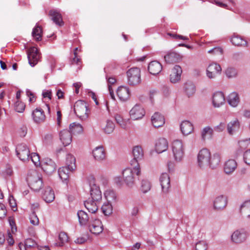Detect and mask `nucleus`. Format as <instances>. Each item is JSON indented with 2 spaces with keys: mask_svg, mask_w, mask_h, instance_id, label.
Wrapping results in <instances>:
<instances>
[{
  "mask_svg": "<svg viewBox=\"0 0 250 250\" xmlns=\"http://www.w3.org/2000/svg\"><path fill=\"white\" fill-rule=\"evenodd\" d=\"M25 104L19 101L16 102L14 104L15 109L18 112H23L25 109Z\"/></svg>",
  "mask_w": 250,
  "mask_h": 250,
  "instance_id": "nucleus-51",
  "label": "nucleus"
},
{
  "mask_svg": "<svg viewBox=\"0 0 250 250\" xmlns=\"http://www.w3.org/2000/svg\"><path fill=\"white\" fill-rule=\"evenodd\" d=\"M207 69L216 74H220L222 71L221 66L216 63L210 64Z\"/></svg>",
  "mask_w": 250,
  "mask_h": 250,
  "instance_id": "nucleus-47",
  "label": "nucleus"
},
{
  "mask_svg": "<svg viewBox=\"0 0 250 250\" xmlns=\"http://www.w3.org/2000/svg\"><path fill=\"white\" fill-rule=\"evenodd\" d=\"M74 57L71 59L70 60V64L71 65H74V64H77L79 65L80 63L81 62V60L80 58H79L78 57L77 53V52H74Z\"/></svg>",
  "mask_w": 250,
  "mask_h": 250,
  "instance_id": "nucleus-58",
  "label": "nucleus"
},
{
  "mask_svg": "<svg viewBox=\"0 0 250 250\" xmlns=\"http://www.w3.org/2000/svg\"><path fill=\"white\" fill-rule=\"evenodd\" d=\"M49 15L51 20L57 25L62 26L64 24L61 14L57 10H51L49 12Z\"/></svg>",
  "mask_w": 250,
  "mask_h": 250,
  "instance_id": "nucleus-15",
  "label": "nucleus"
},
{
  "mask_svg": "<svg viewBox=\"0 0 250 250\" xmlns=\"http://www.w3.org/2000/svg\"><path fill=\"white\" fill-rule=\"evenodd\" d=\"M182 69L180 66L176 65L172 69L170 75V81L172 83H176L181 79Z\"/></svg>",
  "mask_w": 250,
  "mask_h": 250,
  "instance_id": "nucleus-17",
  "label": "nucleus"
},
{
  "mask_svg": "<svg viewBox=\"0 0 250 250\" xmlns=\"http://www.w3.org/2000/svg\"><path fill=\"white\" fill-rule=\"evenodd\" d=\"M244 160L247 164L250 165V149L247 150L244 152Z\"/></svg>",
  "mask_w": 250,
  "mask_h": 250,
  "instance_id": "nucleus-60",
  "label": "nucleus"
},
{
  "mask_svg": "<svg viewBox=\"0 0 250 250\" xmlns=\"http://www.w3.org/2000/svg\"><path fill=\"white\" fill-rule=\"evenodd\" d=\"M29 159H31L35 165L37 166L40 164V157L36 153H32L30 154Z\"/></svg>",
  "mask_w": 250,
  "mask_h": 250,
  "instance_id": "nucleus-54",
  "label": "nucleus"
},
{
  "mask_svg": "<svg viewBox=\"0 0 250 250\" xmlns=\"http://www.w3.org/2000/svg\"><path fill=\"white\" fill-rule=\"evenodd\" d=\"M162 69L161 64L156 61L151 62L148 66V70L150 74L153 75L158 74Z\"/></svg>",
  "mask_w": 250,
  "mask_h": 250,
  "instance_id": "nucleus-23",
  "label": "nucleus"
},
{
  "mask_svg": "<svg viewBox=\"0 0 250 250\" xmlns=\"http://www.w3.org/2000/svg\"><path fill=\"white\" fill-rule=\"evenodd\" d=\"M22 245L25 250L28 248H35L37 246V242L32 238H27L25 241L24 244H20Z\"/></svg>",
  "mask_w": 250,
  "mask_h": 250,
  "instance_id": "nucleus-45",
  "label": "nucleus"
},
{
  "mask_svg": "<svg viewBox=\"0 0 250 250\" xmlns=\"http://www.w3.org/2000/svg\"><path fill=\"white\" fill-rule=\"evenodd\" d=\"M65 165V167L70 168V170H74L76 167L75 158L72 155L68 154L66 157Z\"/></svg>",
  "mask_w": 250,
  "mask_h": 250,
  "instance_id": "nucleus-39",
  "label": "nucleus"
},
{
  "mask_svg": "<svg viewBox=\"0 0 250 250\" xmlns=\"http://www.w3.org/2000/svg\"><path fill=\"white\" fill-rule=\"evenodd\" d=\"M221 156L218 153H215L212 156H210L209 166L212 169L216 168L220 164Z\"/></svg>",
  "mask_w": 250,
  "mask_h": 250,
  "instance_id": "nucleus-32",
  "label": "nucleus"
},
{
  "mask_svg": "<svg viewBox=\"0 0 250 250\" xmlns=\"http://www.w3.org/2000/svg\"><path fill=\"white\" fill-rule=\"evenodd\" d=\"M117 94L121 101H125L129 99L130 96L129 88L125 86H121L117 90Z\"/></svg>",
  "mask_w": 250,
  "mask_h": 250,
  "instance_id": "nucleus-22",
  "label": "nucleus"
},
{
  "mask_svg": "<svg viewBox=\"0 0 250 250\" xmlns=\"http://www.w3.org/2000/svg\"><path fill=\"white\" fill-rule=\"evenodd\" d=\"M69 131L71 134H79L83 132V127L80 124L73 123L69 125Z\"/></svg>",
  "mask_w": 250,
  "mask_h": 250,
  "instance_id": "nucleus-37",
  "label": "nucleus"
},
{
  "mask_svg": "<svg viewBox=\"0 0 250 250\" xmlns=\"http://www.w3.org/2000/svg\"><path fill=\"white\" fill-rule=\"evenodd\" d=\"M42 167L43 170L48 174H51L53 173L56 171L57 168L55 163L51 159H49L44 162Z\"/></svg>",
  "mask_w": 250,
  "mask_h": 250,
  "instance_id": "nucleus-25",
  "label": "nucleus"
},
{
  "mask_svg": "<svg viewBox=\"0 0 250 250\" xmlns=\"http://www.w3.org/2000/svg\"><path fill=\"white\" fill-rule=\"evenodd\" d=\"M102 127L105 133L110 134L114 130L115 125L112 121L107 120L105 122V124L103 125Z\"/></svg>",
  "mask_w": 250,
  "mask_h": 250,
  "instance_id": "nucleus-42",
  "label": "nucleus"
},
{
  "mask_svg": "<svg viewBox=\"0 0 250 250\" xmlns=\"http://www.w3.org/2000/svg\"><path fill=\"white\" fill-rule=\"evenodd\" d=\"M226 127V125L224 123H221L219 125L215 127L214 129L218 132H221L224 130Z\"/></svg>",
  "mask_w": 250,
  "mask_h": 250,
  "instance_id": "nucleus-61",
  "label": "nucleus"
},
{
  "mask_svg": "<svg viewBox=\"0 0 250 250\" xmlns=\"http://www.w3.org/2000/svg\"><path fill=\"white\" fill-rule=\"evenodd\" d=\"M77 215L81 225H86L89 219L87 214L83 210H79L77 213Z\"/></svg>",
  "mask_w": 250,
  "mask_h": 250,
  "instance_id": "nucleus-41",
  "label": "nucleus"
},
{
  "mask_svg": "<svg viewBox=\"0 0 250 250\" xmlns=\"http://www.w3.org/2000/svg\"><path fill=\"white\" fill-rule=\"evenodd\" d=\"M181 130L185 135H188L193 130V125L188 121H183L181 124Z\"/></svg>",
  "mask_w": 250,
  "mask_h": 250,
  "instance_id": "nucleus-28",
  "label": "nucleus"
},
{
  "mask_svg": "<svg viewBox=\"0 0 250 250\" xmlns=\"http://www.w3.org/2000/svg\"><path fill=\"white\" fill-rule=\"evenodd\" d=\"M87 239V237H78L76 240H75V242L76 244H82L85 243Z\"/></svg>",
  "mask_w": 250,
  "mask_h": 250,
  "instance_id": "nucleus-62",
  "label": "nucleus"
},
{
  "mask_svg": "<svg viewBox=\"0 0 250 250\" xmlns=\"http://www.w3.org/2000/svg\"><path fill=\"white\" fill-rule=\"evenodd\" d=\"M128 84L130 85H136L140 83L141 70L138 67H132L126 72Z\"/></svg>",
  "mask_w": 250,
  "mask_h": 250,
  "instance_id": "nucleus-3",
  "label": "nucleus"
},
{
  "mask_svg": "<svg viewBox=\"0 0 250 250\" xmlns=\"http://www.w3.org/2000/svg\"><path fill=\"white\" fill-rule=\"evenodd\" d=\"M43 200L47 203H50L55 199V194L53 190L50 187L45 188L42 195Z\"/></svg>",
  "mask_w": 250,
  "mask_h": 250,
  "instance_id": "nucleus-27",
  "label": "nucleus"
},
{
  "mask_svg": "<svg viewBox=\"0 0 250 250\" xmlns=\"http://www.w3.org/2000/svg\"><path fill=\"white\" fill-rule=\"evenodd\" d=\"M210 153L207 148L201 150L198 155V162L200 167H208L209 165Z\"/></svg>",
  "mask_w": 250,
  "mask_h": 250,
  "instance_id": "nucleus-7",
  "label": "nucleus"
},
{
  "mask_svg": "<svg viewBox=\"0 0 250 250\" xmlns=\"http://www.w3.org/2000/svg\"><path fill=\"white\" fill-rule=\"evenodd\" d=\"M208 53L212 54L215 56L221 57L223 55V51L222 48L220 47H217L209 50Z\"/></svg>",
  "mask_w": 250,
  "mask_h": 250,
  "instance_id": "nucleus-53",
  "label": "nucleus"
},
{
  "mask_svg": "<svg viewBox=\"0 0 250 250\" xmlns=\"http://www.w3.org/2000/svg\"><path fill=\"white\" fill-rule=\"evenodd\" d=\"M225 98L222 92L215 93L212 97V103L214 107H219L225 103Z\"/></svg>",
  "mask_w": 250,
  "mask_h": 250,
  "instance_id": "nucleus-21",
  "label": "nucleus"
},
{
  "mask_svg": "<svg viewBox=\"0 0 250 250\" xmlns=\"http://www.w3.org/2000/svg\"><path fill=\"white\" fill-rule=\"evenodd\" d=\"M237 166V163L234 160H229L225 164L224 167V171L226 174H230L235 170Z\"/></svg>",
  "mask_w": 250,
  "mask_h": 250,
  "instance_id": "nucleus-26",
  "label": "nucleus"
},
{
  "mask_svg": "<svg viewBox=\"0 0 250 250\" xmlns=\"http://www.w3.org/2000/svg\"><path fill=\"white\" fill-rule=\"evenodd\" d=\"M27 181L29 186L34 191H39L42 187V177L36 171H34L28 174Z\"/></svg>",
  "mask_w": 250,
  "mask_h": 250,
  "instance_id": "nucleus-1",
  "label": "nucleus"
},
{
  "mask_svg": "<svg viewBox=\"0 0 250 250\" xmlns=\"http://www.w3.org/2000/svg\"><path fill=\"white\" fill-rule=\"evenodd\" d=\"M62 114L60 110L57 112V122L58 126H60L62 122Z\"/></svg>",
  "mask_w": 250,
  "mask_h": 250,
  "instance_id": "nucleus-63",
  "label": "nucleus"
},
{
  "mask_svg": "<svg viewBox=\"0 0 250 250\" xmlns=\"http://www.w3.org/2000/svg\"><path fill=\"white\" fill-rule=\"evenodd\" d=\"M27 57L30 65L34 66L40 59V54L37 48L35 47L29 48L27 51Z\"/></svg>",
  "mask_w": 250,
  "mask_h": 250,
  "instance_id": "nucleus-9",
  "label": "nucleus"
},
{
  "mask_svg": "<svg viewBox=\"0 0 250 250\" xmlns=\"http://www.w3.org/2000/svg\"><path fill=\"white\" fill-rule=\"evenodd\" d=\"M150 182L146 180H143L141 183V189L143 193H146L150 189Z\"/></svg>",
  "mask_w": 250,
  "mask_h": 250,
  "instance_id": "nucleus-49",
  "label": "nucleus"
},
{
  "mask_svg": "<svg viewBox=\"0 0 250 250\" xmlns=\"http://www.w3.org/2000/svg\"><path fill=\"white\" fill-rule=\"evenodd\" d=\"M240 212L241 214L247 216V218H250V200L245 201L241 205Z\"/></svg>",
  "mask_w": 250,
  "mask_h": 250,
  "instance_id": "nucleus-35",
  "label": "nucleus"
},
{
  "mask_svg": "<svg viewBox=\"0 0 250 250\" xmlns=\"http://www.w3.org/2000/svg\"><path fill=\"white\" fill-rule=\"evenodd\" d=\"M102 210L105 215L107 216L111 214L113 210L111 203L107 202L104 204L102 207Z\"/></svg>",
  "mask_w": 250,
  "mask_h": 250,
  "instance_id": "nucleus-46",
  "label": "nucleus"
},
{
  "mask_svg": "<svg viewBox=\"0 0 250 250\" xmlns=\"http://www.w3.org/2000/svg\"><path fill=\"white\" fill-rule=\"evenodd\" d=\"M240 124L238 120L229 122L227 125L228 133L232 135L233 133L239 128Z\"/></svg>",
  "mask_w": 250,
  "mask_h": 250,
  "instance_id": "nucleus-38",
  "label": "nucleus"
},
{
  "mask_svg": "<svg viewBox=\"0 0 250 250\" xmlns=\"http://www.w3.org/2000/svg\"><path fill=\"white\" fill-rule=\"evenodd\" d=\"M129 113L131 118L136 120L142 118L145 114V111L141 105L136 104Z\"/></svg>",
  "mask_w": 250,
  "mask_h": 250,
  "instance_id": "nucleus-11",
  "label": "nucleus"
},
{
  "mask_svg": "<svg viewBox=\"0 0 250 250\" xmlns=\"http://www.w3.org/2000/svg\"><path fill=\"white\" fill-rule=\"evenodd\" d=\"M164 58L166 62L168 63L176 62L181 59L180 55L175 52H170L165 55Z\"/></svg>",
  "mask_w": 250,
  "mask_h": 250,
  "instance_id": "nucleus-31",
  "label": "nucleus"
},
{
  "mask_svg": "<svg viewBox=\"0 0 250 250\" xmlns=\"http://www.w3.org/2000/svg\"><path fill=\"white\" fill-rule=\"evenodd\" d=\"M213 133L212 129L208 127H205L202 132V138L203 140H205L207 137L211 138Z\"/></svg>",
  "mask_w": 250,
  "mask_h": 250,
  "instance_id": "nucleus-48",
  "label": "nucleus"
},
{
  "mask_svg": "<svg viewBox=\"0 0 250 250\" xmlns=\"http://www.w3.org/2000/svg\"><path fill=\"white\" fill-rule=\"evenodd\" d=\"M228 103L233 107H236L239 103V98L238 94L232 92L228 97Z\"/></svg>",
  "mask_w": 250,
  "mask_h": 250,
  "instance_id": "nucleus-36",
  "label": "nucleus"
},
{
  "mask_svg": "<svg viewBox=\"0 0 250 250\" xmlns=\"http://www.w3.org/2000/svg\"><path fill=\"white\" fill-rule=\"evenodd\" d=\"M122 174L126 185L128 187H132L135 182L133 170L130 168H126L123 171Z\"/></svg>",
  "mask_w": 250,
  "mask_h": 250,
  "instance_id": "nucleus-10",
  "label": "nucleus"
},
{
  "mask_svg": "<svg viewBox=\"0 0 250 250\" xmlns=\"http://www.w3.org/2000/svg\"><path fill=\"white\" fill-rule=\"evenodd\" d=\"M232 43L238 46H247L248 42L241 37L238 35H234L231 39Z\"/></svg>",
  "mask_w": 250,
  "mask_h": 250,
  "instance_id": "nucleus-33",
  "label": "nucleus"
},
{
  "mask_svg": "<svg viewBox=\"0 0 250 250\" xmlns=\"http://www.w3.org/2000/svg\"><path fill=\"white\" fill-rule=\"evenodd\" d=\"M99 181L97 182L95 179L92 178L89 183L91 199L96 202H100L102 198V192L99 187Z\"/></svg>",
  "mask_w": 250,
  "mask_h": 250,
  "instance_id": "nucleus-5",
  "label": "nucleus"
},
{
  "mask_svg": "<svg viewBox=\"0 0 250 250\" xmlns=\"http://www.w3.org/2000/svg\"><path fill=\"white\" fill-rule=\"evenodd\" d=\"M99 202H96L93 199L90 200L89 199L84 202V206L87 209L89 212L94 213L98 209L97 203Z\"/></svg>",
  "mask_w": 250,
  "mask_h": 250,
  "instance_id": "nucleus-30",
  "label": "nucleus"
},
{
  "mask_svg": "<svg viewBox=\"0 0 250 250\" xmlns=\"http://www.w3.org/2000/svg\"><path fill=\"white\" fill-rule=\"evenodd\" d=\"M6 213L7 211L5 206L2 203H0V218H4Z\"/></svg>",
  "mask_w": 250,
  "mask_h": 250,
  "instance_id": "nucleus-59",
  "label": "nucleus"
},
{
  "mask_svg": "<svg viewBox=\"0 0 250 250\" xmlns=\"http://www.w3.org/2000/svg\"><path fill=\"white\" fill-rule=\"evenodd\" d=\"M168 144L165 138L159 139L155 144V150L158 153L165 151L168 148Z\"/></svg>",
  "mask_w": 250,
  "mask_h": 250,
  "instance_id": "nucleus-24",
  "label": "nucleus"
},
{
  "mask_svg": "<svg viewBox=\"0 0 250 250\" xmlns=\"http://www.w3.org/2000/svg\"><path fill=\"white\" fill-rule=\"evenodd\" d=\"M246 238V234L243 231L236 230L231 235L232 240L236 243H240L243 242Z\"/></svg>",
  "mask_w": 250,
  "mask_h": 250,
  "instance_id": "nucleus-29",
  "label": "nucleus"
},
{
  "mask_svg": "<svg viewBox=\"0 0 250 250\" xmlns=\"http://www.w3.org/2000/svg\"><path fill=\"white\" fill-rule=\"evenodd\" d=\"M227 200L223 195H220L215 198L213 203V207L215 210H221L226 208Z\"/></svg>",
  "mask_w": 250,
  "mask_h": 250,
  "instance_id": "nucleus-16",
  "label": "nucleus"
},
{
  "mask_svg": "<svg viewBox=\"0 0 250 250\" xmlns=\"http://www.w3.org/2000/svg\"><path fill=\"white\" fill-rule=\"evenodd\" d=\"M104 196L107 202L112 203L115 201L116 195L115 192L112 190H107L104 192Z\"/></svg>",
  "mask_w": 250,
  "mask_h": 250,
  "instance_id": "nucleus-44",
  "label": "nucleus"
},
{
  "mask_svg": "<svg viewBox=\"0 0 250 250\" xmlns=\"http://www.w3.org/2000/svg\"><path fill=\"white\" fill-rule=\"evenodd\" d=\"M207 244L204 241L198 242L195 246L196 250H207Z\"/></svg>",
  "mask_w": 250,
  "mask_h": 250,
  "instance_id": "nucleus-56",
  "label": "nucleus"
},
{
  "mask_svg": "<svg viewBox=\"0 0 250 250\" xmlns=\"http://www.w3.org/2000/svg\"><path fill=\"white\" fill-rule=\"evenodd\" d=\"M160 182L162 191L165 193H167L169 191L170 187L169 175L167 173H162L160 178Z\"/></svg>",
  "mask_w": 250,
  "mask_h": 250,
  "instance_id": "nucleus-13",
  "label": "nucleus"
},
{
  "mask_svg": "<svg viewBox=\"0 0 250 250\" xmlns=\"http://www.w3.org/2000/svg\"><path fill=\"white\" fill-rule=\"evenodd\" d=\"M115 118L117 124H118L120 126L123 128H125L126 126V122L123 118L119 114H117L115 116Z\"/></svg>",
  "mask_w": 250,
  "mask_h": 250,
  "instance_id": "nucleus-52",
  "label": "nucleus"
},
{
  "mask_svg": "<svg viewBox=\"0 0 250 250\" xmlns=\"http://www.w3.org/2000/svg\"><path fill=\"white\" fill-rule=\"evenodd\" d=\"M32 118L34 122L37 124L44 123L46 120V116L44 111L40 107L34 110L32 113Z\"/></svg>",
  "mask_w": 250,
  "mask_h": 250,
  "instance_id": "nucleus-12",
  "label": "nucleus"
},
{
  "mask_svg": "<svg viewBox=\"0 0 250 250\" xmlns=\"http://www.w3.org/2000/svg\"><path fill=\"white\" fill-rule=\"evenodd\" d=\"M151 122L155 127H160L165 123L164 117L159 112H155L151 117Z\"/></svg>",
  "mask_w": 250,
  "mask_h": 250,
  "instance_id": "nucleus-18",
  "label": "nucleus"
},
{
  "mask_svg": "<svg viewBox=\"0 0 250 250\" xmlns=\"http://www.w3.org/2000/svg\"><path fill=\"white\" fill-rule=\"evenodd\" d=\"M158 94V91L156 90L152 89L149 91V98L151 101L153 102L154 97Z\"/></svg>",
  "mask_w": 250,
  "mask_h": 250,
  "instance_id": "nucleus-64",
  "label": "nucleus"
},
{
  "mask_svg": "<svg viewBox=\"0 0 250 250\" xmlns=\"http://www.w3.org/2000/svg\"><path fill=\"white\" fill-rule=\"evenodd\" d=\"M132 153L134 158L131 161V165L134 167V170L136 172V175L139 176L140 174L141 171L138 161L143 158L144 152L143 149L139 146H136L133 148Z\"/></svg>",
  "mask_w": 250,
  "mask_h": 250,
  "instance_id": "nucleus-2",
  "label": "nucleus"
},
{
  "mask_svg": "<svg viewBox=\"0 0 250 250\" xmlns=\"http://www.w3.org/2000/svg\"><path fill=\"white\" fill-rule=\"evenodd\" d=\"M60 139L64 146H67L71 143L72 134L69 130L64 129L60 132Z\"/></svg>",
  "mask_w": 250,
  "mask_h": 250,
  "instance_id": "nucleus-20",
  "label": "nucleus"
},
{
  "mask_svg": "<svg viewBox=\"0 0 250 250\" xmlns=\"http://www.w3.org/2000/svg\"><path fill=\"white\" fill-rule=\"evenodd\" d=\"M72 171H73V170H70V168H68V167H62L59 169L58 173L60 178L62 181H67L69 178V172Z\"/></svg>",
  "mask_w": 250,
  "mask_h": 250,
  "instance_id": "nucleus-34",
  "label": "nucleus"
},
{
  "mask_svg": "<svg viewBox=\"0 0 250 250\" xmlns=\"http://www.w3.org/2000/svg\"><path fill=\"white\" fill-rule=\"evenodd\" d=\"M59 239L60 241L59 243V246H62L65 243L68 242V236L66 233L64 232H61L59 235Z\"/></svg>",
  "mask_w": 250,
  "mask_h": 250,
  "instance_id": "nucleus-50",
  "label": "nucleus"
},
{
  "mask_svg": "<svg viewBox=\"0 0 250 250\" xmlns=\"http://www.w3.org/2000/svg\"><path fill=\"white\" fill-rule=\"evenodd\" d=\"M95 159L98 161H101L106 158V152L103 146L96 147L92 152Z\"/></svg>",
  "mask_w": 250,
  "mask_h": 250,
  "instance_id": "nucleus-19",
  "label": "nucleus"
},
{
  "mask_svg": "<svg viewBox=\"0 0 250 250\" xmlns=\"http://www.w3.org/2000/svg\"><path fill=\"white\" fill-rule=\"evenodd\" d=\"M184 90L187 95L189 97L193 95L195 92V86L192 82L188 81L185 83Z\"/></svg>",
  "mask_w": 250,
  "mask_h": 250,
  "instance_id": "nucleus-40",
  "label": "nucleus"
},
{
  "mask_svg": "<svg viewBox=\"0 0 250 250\" xmlns=\"http://www.w3.org/2000/svg\"><path fill=\"white\" fill-rule=\"evenodd\" d=\"M16 153L19 159L25 161L29 160L30 150L27 146L24 144H21L16 147Z\"/></svg>",
  "mask_w": 250,
  "mask_h": 250,
  "instance_id": "nucleus-8",
  "label": "nucleus"
},
{
  "mask_svg": "<svg viewBox=\"0 0 250 250\" xmlns=\"http://www.w3.org/2000/svg\"><path fill=\"white\" fill-rule=\"evenodd\" d=\"M90 231L95 234H99L103 231L102 222L99 219H95L90 222L88 226Z\"/></svg>",
  "mask_w": 250,
  "mask_h": 250,
  "instance_id": "nucleus-14",
  "label": "nucleus"
},
{
  "mask_svg": "<svg viewBox=\"0 0 250 250\" xmlns=\"http://www.w3.org/2000/svg\"><path fill=\"white\" fill-rule=\"evenodd\" d=\"M226 74L228 78H232L236 76L237 71L234 68H228L226 70Z\"/></svg>",
  "mask_w": 250,
  "mask_h": 250,
  "instance_id": "nucleus-57",
  "label": "nucleus"
},
{
  "mask_svg": "<svg viewBox=\"0 0 250 250\" xmlns=\"http://www.w3.org/2000/svg\"><path fill=\"white\" fill-rule=\"evenodd\" d=\"M172 150L175 160L177 161H181L184 154L182 142L179 140H174L172 144Z\"/></svg>",
  "mask_w": 250,
  "mask_h": 250,
  "instance_id": "nucleus-6",
  "label": "nucleus"
},
{
  "mask_svg": "<svg viewBox=\"0 0 250 250\" xmlns=\"http://www.w3.org/2000/svg\"><path fill=\"white\" fill-rule=\"evenodd\" d=\"M42 30L41 26L37 25L33 29L32 34L37 41H40L42 40Z\"/></svg>",
  "mask_w": 250,
  "mask_h": 250,
  "instance_id": "nucleus-43",
  "label": "nucleus"
},
{
  "mask_svg": "<svg viewBox=\"0 0 250 250\" xmlns=\"http://www.w3.org/2000/svg\"><path fill=\"white\" fill-rule=\"evenodd\" d=\"M29 219L30 223L33 225H38L39 224V220L34 211H32V213L30 215Z\"/></svg>",
  "mask_w": 250,
  "mask_h": 250,
  "instance_id": "nucleus-55",
  "label": "nucleus"
},
{
  "mask_svg": "<svg viewBox=\"0 0 250 250\" xmlns=\"http://www.w3.org/2000/svg\"><path fill=\"white\" fill-rule=\"evenodd\" d=\"M74 110L76 115L82 119L88 117L87 105L86 103L82 100H78L74 105Z\"/></svg>",
  "mask_w": 250,
  "mask_h": 250,
  "instance_id": "nucleus-4",
  "label": "nucleus"
}]
</instances>
